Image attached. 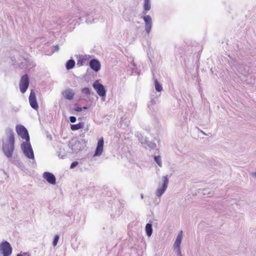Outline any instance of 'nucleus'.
<instances>
[{"label": "nucleus", "instance_id": "obj_1", "mask_svg": "<svg viewBox=\"0 0 256 256\" xmlns=\"http://www.w3.org/2000/svg\"><path fill=\"white\" fill-rule=\"evenodd\" d=\"M6 134L8 140L4 142L2 150L4 154L9 158L12 156L14 149V136L13 130L10 128L6 130Z\"/></svg>", "mask_w": 256, "mask_h": 256}, {"label": "nucleus", "instance_id": "obj_2", "mask_svg": "<svg viewBox=\"0 0 256 256\" xmlns=\"http://www.w3.org/2000/svg\"><path fill=\"white\" fill-rule=\"evenodd\" d=\"M12 248L10 244L4 241L0 244V254L2 256H10L12 254Z\"/></svg>", "mask_w": 256, "mask_h": 256}, {"label": "nucleus", "instance_id": "obj_3", "mask_svg": "<svg viewBox=\"0 0 256 256\" xmlns=\"http://www.w3.org/2000/svg\"><path fill=\"white\" fill-rule=\"evenodd\" d=\"M22 148L25 156L31 159L34 158L33 150L30 143V142H23L22 144Z\"/></svg>", "mask_w": 256, "mask_h": 256}, {"label": "nucleus", "instance_id": "obj_4", "mask_svg": "<svg viewBox=\"0 0 256 256\" xmlns=\"http://www.w3.org/2000/svg\"><path fill=\"white\" fill-rule=\"evenodd\" d=\"M16 131L18 134L26 142H30V136L27 130L22 125L17 126Z\"/></svg>", "mask_w": 256, "mask_h": 256}, {"label": "nucleus", "instance_id": "obj_5", "mask_svg": "<svg viewBox=\"0 0 256 256\" xmlns=\"http://www.w3.org/2000/svg\"><path fill=\"white\" fill-rule=\"evenodd\" d=\"M29 85V80L27 74H24L22 76L20 82V88L22 93H24L28 89Z\"/></svg>", "mask_w": 256, "mask_h": 256}, {"label": "nucleus", "instance_id": "obj_6", "mask_svg": "<svg viewBox=\"0 0 256 256\" xmlns=\"http://www.w3.org/2000/svg\"><path fill=\"white\" fill-rule=\"evenodd\" d=\"M93 87L100 96L102 97L106 96V90L102 84L96 81L93 84Z\"/></svg>", "mask_w": 256, "mask_h": 256}, {"label": "nucleus", "instance_id": "obj_7", "mask_svg": "<svg viewBox=\"0 0 256 256\" xmlns=\"http://www.w3.org/2000/svg\"><path fill=\"white\" fill-rule=\"evenodd\" d=\"M29 102L30 106L34 110H38V106L36 100V94L33 90H31L29 96Z\"/></svg>", "mask_w": 256, "mask_h": 256}, {"label": "nucleus", "instance_id": "obj_8", "mask_svg": "<svg viewBox=\"0 0 256 256\" xmlns=\"http://www.w3.org/2000/svg\"><path fill=\"white\" fill-rule=\"evenodd\" d=\"M104 139L102 138L98 140L95 154L94 156H100L102 154L104 148Z\"/></svg>", "mask_w": 256, "mask_h": 256}, {"label": "nucleus", "instance_id": "obj_9", "mask_svg": "<svg viewBox=\"0 0 256 256\" xmlns=\"http://www.w3.org/2000/svg\"><path fill=\"white\" fill-rule=\"evenodd\" d=\"M163 180L164 183L162 186L160 188L158 189L156 191V196H160L162 194L166 189L168 184V180L166 176H164Z\"/></svg>", "mask_w": 256, "mask_h": 256}, {"label": "nucleus", "instance_id": "obj_10", "mask_svg": "<svg viewBox=\"0 0 256 256\" xmlns=\"http://www.w3.org/2000/svg\"><path fill=\"white\" fill-rule=\"evenodd\" d=\"M90 55L82 56L78 59L77 64L80 66L88 65L90 63Z\"/></svg>", "mask_w": 256, "mask_h": 256}, {"label": "nucleus", "instance_id": "obj_11", "mask_svg": "<svg viewBox=\"0 0 256 256\" xmlns=\"http://www.w3.org/2000/svg\"><path fill=\"white\" fill-rule=\"evenodd\" d=\"M90 68L95 72H98L100 69V64L97 59L91 60L89 63Z\"/></svg>", "mask_w": 256, "mask_h": 256}, {"label": "nucleus", "instance_id": "obj_12", "mask_svg": "<svg viewBox=\"0 0 256 256\" xmlns=\"http://www.w3.org/2000/svg\"><path fill=\"white\" fill-rule=\"evenodd\" d=\"M43 176L50 184H56V178L52 174L49 172H45L43 174Z\"/></svg>", "mask_w": 256, "mask_h": 256}, {"label": "nucleus", "instance_id": "obj_13", "mask_svg": "<svg viewBox=\"0 0 256 256\" xmlns=\"http://www.w3.org/2000/svg\"><path fill=\"white\" fill-rule=\"evenodd\" d=\"M144 20L146 23V31L148 34L152 28V18L150 16L147 15L144 17Z\"/></svg>", "mask_w": 256, "mask_h": 256}, {"label": "nucleus", "instance_id": "obj_14", "mask_svg": "<svg viewBox=\"0 0 256 256\" xmlns=\"http://www.w3.org/2000/svg\"><path fill=\"white\" fill-rule=\"evenodd\" d=\"M182 231H180L178 236H177V238H176V240L174 242V246L175 249H176L177 252H180V244L182 242Z\"/></svg>", "mask_w": 256, "mask_h": 256}, {"label": "nucleus", "instance_id": "obj_15", "mask_svg": "<svg viewBox=\"0 0 256 256\" xmlns=\"http://www.w3.org/2000/svg\"><path fill=\"white\" fill-rule=\"evenodd\" d=\"M62 94H63L64 96L68 100L72 99V98L74 95V92H72V90H64Z\"/></svg>", "mask_w": 256, "mask_h": 256}, {"label": "nucleus", "instance_id": "obj_16", "mask_svg": "<svg viewBox=\"0 0 256 256\" xmlns=\"http://www.w3.org/2000/svg\"><path fill=\"white\" fill-rule=\"evenodd\" d=\"M84 127V122H80L76 124H71L70 129L73 130H76L80 129L83 128Z\"/></svg>", "mask_w": 256, "mask_h": 256}, {"label": "nucleus", "instance_id": "obj_17", "mask_svg": "<svg viewBox=\"0 0 256 256\" xmlns=\"http://www.w3.org/2000/svg\"><path fill=\"white\" fill-rule=\"evenodd\" d=\"M146 231L148 236H150L152 235V226L150 224H147L146 226Z\"/></svg>", "mask_w": 256, "mask_h": 256}, {"label": "nucleus", "instance_id": "obj_18", "mask_svg": "<svg viewBox=\"0 0 256 256\" xmlns=\"http://www.w3.org/2000/svg\"><path fill=\"white\" fill-rule=\"evenodd\" d=\"M75 65V62L72 60H70L68 61L66 68L68 70H70L73 68Z\"/></svg>", "mask_w": 256, "mask_h": 256}, {"label": "nucleus", "instance_id": "obj_19", "mask_svg": "<svg viewBox=\"0 0 256 256\" xmlns=\"http://www.w3.org/2000/svg\"><path fill=\"white\" fill-rule=\"evenodd\" d=\"M155 88L156 90L158 92H161L162 90V86L156 80H155Z\"/></svg>", "mask_w": 256, "mask_h": 256}, {"label": "nucleus", "instance_id": "obj_20", "mask_svg": "<svg viewBox=\"0 0 256 256\" xmlns=\"http://www.w3.org/2000/svg\"><path fill=\"white\" fill-rule=\"evenodd\" d=\"M150 8V1H144V10L147 12L149 10Z\"/></svg>", "mask_w": 256, "mask_h": 256}, {"label": "nucleus", "instance_id": "obj_21", "mask_svg": "<svg viewBox=\"0 0 256 256\" xmlns=\"http://www.w3.org/2000/svg\"><path fill=\"white\" fill-rule=\"evenodd\" d=\"M154 158L155 161L160 166H162V164L160 157V156H155Z\"/></svg>", "mask_w": 256, "mask_h": 256}, {"label": "nucleus", "instance_id": "obj_22", "mask_svg": "<svg viewBox=\"0 0 256 256\" xmlns=\"http://www.w3.org/2000/svg\"><path fill=\"white\" fill-rule=\"evenodd\" d=\"M58 240H59V236L58 235H56L54 238V241H53V246H55L57 244Z\"/></svg>", "mask_w": 256, "mask_h": 256}, {"label": "nucleus", "instance_id": "obj_23", "mask_svg": "<svg viewBox=\"0 0 256 256\" xmlns=\"http://www.w3.org/2000/svg\"><path fill=\"white\" fill-rule=\"evenodd\" d=\"M82 92L84 94H90V90L88 88H85L82 89Z\"/></svg>", "mask_w": 256, "mask_h": 256}, {"label": "nucleus", "instance_id": "obj_24", "mask_svg": "<svg viewBox=\"0 0 256 256\" xmlns=\"http://www.w3.org/2000/svg\"><path fill=\"white\" fill-rule=\"evenodd\" d=\"M78 165V162H74L72 163L70 168H74Z\"/></svg>", "mask_w": 256, "mask_h": 256}, {"label": "nucleus", "instance_id": "obj_25", "mask_svg": "<svg viewBox=\"0 0 256 256\" xmlns=\"http://www.w3.org/2000/svg\"><path fill=\"white\" fill-rule=\"evenodd\" d=\"M70 121L72 123H74L76 122V118L75 116H70Z\"/></svg>", "mask_w": 256, "mask_h": 256}, {"label": "nucleus", "instance_id": "obj_26", "mask_svg": "<svg viewBox=\"0 0 256 256\" xmlns=\"http://www.w3.org/2000/svg\"><path fill=\"white\" fill-rule=\"evenodd\" d=\"M16 256H30L26 252H23V253H20V254H18Z\"/></svg>", "mask_w": 256, "mask_h": 256}, {"label": "nucleus", "instance_id": "obj_27", "mask_svg": "<svg viewBox=\"0 0 256 256\" xmlns=\"http://www.w3.org/2000/svg\"><path fill=\"white\" fill-rule=\"evenodd\" d=\"M74 110L76 112H81L82 110V108L79 106H76L74 108Z\"/></svg>", "mask_w": 256, "mask_h": 256}, {"label": "nucleus", "instance_id": "obj_28", "mask_svg": "<svg viewBox=\"0 0 256 256\" xmlns=\"http://www.w3.org/2000/svg\"><path fill=\"white\" fill-rule=\"evenodd\" d=\"M178 256H182L180 250V252H178Z\"/></svg>", "mask_w": 256, "mask_h": 256}, {"label": "nucleus", "instance_id": "obj_29", "mask_svg": "<svg viewBox=\"0 0 256 256\" xmlns=\"http://www.w3.org/2000/svg\"><path fill=\"white\" fill-rule=\"evenodd\" d=\"M84 109H86V107H84Z\"/></svg>", "mask_w": 256, "mask_h": 256}, {"label": "nucleus", "instance_id": "obj_30", "mask_svg": "<svg viewBox=\"0 0 256 256\" xmlns=\"http://www.w3.org/2000/svg\"><path fill=\"white\" fill-rule=\"evenodd\" d=\"M144 1H150V0H144Z\"/></svg>", "mask_w": 256, "mask_h": 256}]
</instances>
